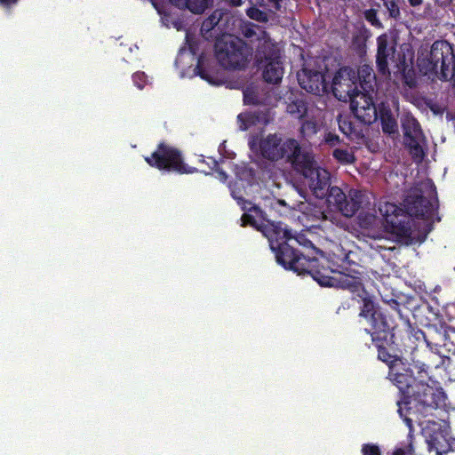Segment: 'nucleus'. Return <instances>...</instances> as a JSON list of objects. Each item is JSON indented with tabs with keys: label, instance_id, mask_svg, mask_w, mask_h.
I'll use <instances>...</instances> for the list:
<instances>
[{
	"label": "nucleus",
	"instance_id": "nucleus-42",
	"mask_svg": "<svg viewBox=\"0 0 455 455\" xmlns=\"http://www.w3.org/2000/svg\"><path fill=\"white\" fill-rule=\"evenodd\" d=\"M428 428H432L433 430H435V429H440L441 428V426L440 424L435 422V421H427V425L426 427H424V431H427Z\"/></svg>",
	"mask_w": 455,
	"mask_h": 455
},
{
	"label": "nucleus",
	"instance_id": "nucleus-59",
	"mask_svg": "<svg viewBox=\"0 0 455 455\" xmlns=\"http://www.w3.org/2000/svg\"><path fill=\"white\" fill-rule=\"evenodd\" d=\"M348 129H349L350 133H351V132H352L353 128L351 127V124H349V125H348Z\"/></svg>",
	"mask_w": 455,
	"mask_h": 455
},
{
	"label": "nucleus",
	"instance_id": "nucleus-58",
	"mask_svg": "<svg viewBox=\"0 0 455 455\" xmlns=\"http://www.w3.org/2000/svg\"><path fill=\"white\" fill-rule=\"evenodd\" d=\"M238 120H239L240 122H243V115H242V114H240V115L238 116Z\"/></svg>",
	"mask_w": 455,
	"mask_h": 455
},
{
	"label": "nucleus",
	"instance_id": "nucleus-5",
	"mask_svg": "<svg viewBox=\"0 0 455 455\" xmlns=\"http://www.w3.org/2000/svg\"><path fill=\"white\" fill-rule=\"evenodd\" d=\"M146 163L153 168L168 172L189 174L196 172V168L189 167L184 163L182 153L177 148L161 141L156 150L144 157Z\"/></svg>",
	"mask_w": 455,
	"mask_h": 455
},
{
	"label": "nucleus",
	"instance_id": "nucleus-13",
	"mask_svg": "<svg viewBox=\"0 0 455 455\" xmlns=\"http://www.w3.org/2000/svg\"><path fill=\"white\" fill-rule=\"evenodd\" d=\"M404 143L409 148L411 155L418 161L422 160L424 152L421 147L423 140L419 124L414 118H407L403 124Z\"/></svg>",
	"mask_w": 455,
	"mask_h": 455
},
{
	"label": "nucleus",
	"instance_id": "nucleus-38",
	"mask_svg": "<svg viewBox=\"0 0 455 455\" xmlns=\"http://www.w3.org/2000/svg\"><path fill=\"white\" fill-rule=\"evenodd\" d=\"M397 364L396 371L397 373H405L406 371H410L411 373H414V370L412 368H407V363H405L403 359L396 362Z\"/></svg>",
	"mask_w": 455,
	"mask_h": 455
},
{
	"label": "nucleus",
	"instance_id": "nucleus-51",
	"mask_svg": "<svg viewBox=\"0 0 455 455\" xmlns=\"http://www.w3.org/2000/svg\"><path fill=\"white\" fill-rule=\"evenodd\" d=\"M452 0H436L440 5L446 6L451 3Z\"/></svg>",
	"mask_w": 455,
	"mask_h": 455
},
{
	"label": "nucleus",
	"instance_id": "nucleus-32",
	"mask_svg": "<svg viewBox=\"0 0 455 455\" xmlns=\"http://www.w3.org/2000/svg\"><path fill=\"white\" fill-rule=\"evenodd\" d=\"M132 82L136 87L142 90L147 84V75L142 71L135 72L132 75Z\"/></svg>",
	"mask_w": 455,
	"mask_h": 455
},
{
	"label": "nucleus",
	"instance_id": "nucleus-2",
	"mask_svg": "<svg viewBox=\"0 0 455 455\" xmlns=\"http://www.w3.org/2000/svg\"><path fill=\"white\" fill-rule=\"evenodd\" d=\"M368 68V65H363L362 72L366 75H363L361 81L359 72L349 67H342L335 73L331 86L334 97L343 102L349 101L354 116L365 126H370V91L364 86L370 76L366 71Z\"/></svg>",
	"mask_w": 455,
	"mask_h": 455
},
{
	"label": "nucleus",
	"instance_id": "nucleus-1",
	"mask_svg": "<svg viewBox=\"0 0 455 455\" xmlns=\"http://www.w3.org/2000/svg\"><path fill=\"white\" fill-rule=\"evenodd\" d=\"M237 201L244 213L241 217L242 226H251L260 231L268 240L269 247L275 253L276 262L287 270H291L299 275H308L321 286H333L336 279L331 275L339 273L337 280L339 285L352 292V299L361 304L358 316L369 321L370 316V293L364 288L361 278L347 273V267L339 266L334 269L329 266L326 259L307 257L298 251L295 245L300 243L299 239L291 235V230L281 221H272L267 218V214L257 205L236 196Z\"/></svg>",
	"mask_w": 455,
	"mask_h": 455
},
{
	"label": "nucleus",
	"instance_id": "nucleus-18",
	"mask_svg": "<svg viewBox=\"0 0 455 455\" xmlns=\"http://www.w3.org/2000/svg\"><path fill=\"white\" fill-rule=\"evenodd\" d=\"M374 115L375 119L379 118L383 132L388 134L397 132V123L388 106L382 103L378 108H374Z\"/></svg>",
	"mask_w": 455,
	"mask_h": 455
},
{
	"label": "nucleus",
	"instance_id": "nucleus-36",
	"mask_svg": "<svg viewBox=\"0 0 455 455\" xmlns=\"http://www.w3.org/2000/svg\"><path fill=\"white\" fill-rule=\"evenodd\" d=\"M324 141L329 146L333 147V146L339 144L340 140L337 134L332 133V132H328L325 134Z\"/></svg>",
	"mask_w": 455,
	"mask_h": 455
},
{
	"label": "nucleus",
	"instance_id": "nucleus-62",
	"mask_svg": "<svg viewBox=\"0 0 455 455\" xmlns=\"http://www.w3.org/2000/svg\"><path fill=\"white\" fill-rule=\"evenodd\" d=\"M307 243H308L310 244V246H313V243H312V242H310V241H307Z\"/></svg>",
	"mask_w": 455,
	"mask_h": 455
},
{
	"label": "nucleus",
	"instance_id": "nucleus-60",
	"mask_svg": "<svg viewBox=\"0 0 455 455\" xmlns=\"http://www.w3.org/2000/svg\"><path fill=\"white\" fill-rule=\"evenodd\" d=\"M363 330H364V331H365L366 333H370V331H369V329H368V328H364Z\"/></svg>",
	"mask_w": 455,
	"mask_h": 455
},
{
	"label": "nucleus",
	"instance_id": "nucleus-19",
	"mask_svg": "<svg viewBox=\"0 0 455 455\" xmlns=\"http://www.w3.org/2000/svg\"><path fill=\"white\" fill-rule=\"evenodd\" d=\"M259 68H263L262 76L265 82L273 84L281 82L283 76V68L281 59L267 62Z\"/></svg>",
	"mask_w": 455,
	"mask_h": 455
},
{
	"label": "nucleus",
	"instance_id": "nucleus-39",
	"mask_svg": "<svg viewBox=\"0 0 455 455\" xmlns=\"http://www.w3.org/2000/svg\"><path fill=\"white\" fill-rule=\"evenodd\" d=\"M412 453H413V449H412L411 444H410L406 448L397 449L394 452V455H412Z\"/></svg>",
	"mask_w": 455,
	"mask_h": 455
},
{
	"label": "nucleus",
	"instance_id": "nucleus-12",
	"mask_svg": "<svg viewBox=\"0 0 455 455\" xmlns=\"http://www.w3.org/2000/svg\"><path fill=\"white\" fill-rule=\"evenodd\" d=\"M295 146L297 149L289 151L285 162L291 164L294 171L302 174L305 178L314 175L317 164L313 154L308 151H302L297 140Z\"/></svg>",
	"mask_w": 455,
	"mask_h": 455
},
{
	"label": "nucleus",
	"instance_id": "nucleus-21",
	"mask_svg": "<svg viewBox=\"0 0 455 455\" xmlns=\"http://www.w3.org/2000/svg\"><path fill=\"white\" fill-rule=\"evenodd\" d=\"M241 35L252 42L254 38L258 41V36L260 34V30H264L260 26L251 22L242 21L239 26Z\"/></svg>",
	"mask_w": 455,
	"mask_h": 455
},
{
	"label": "nucleus",
	"instance_id": "nucleus-9",
	"mask_svg": "<svg viewBox=\"0 0 455 455\" xmlns=\"http://www.w3.org/2000/svg\"><path fill=\"white\" fill-rule=\"evenodd\" d=\"M327 201L346 217L354 216L361 208L364 195L357 189H351L348 196L339 187H331L326 194Z\"/></svg>",
	"mask_w": 455,
	"mask_h": 455
},
{
	"label": "nucleus",
	"instance_id": "nucleus-26",
	"mask_svg": "<svg viewBox=\"0 0 455 455\" xmlns=\"http://www.w3.org/2000/svg\"><path fill=\"white\" fill-rule=\"evenodd\" d=\"M246 15L253 20L258 22L266 23L268 21V15L267 12L259 10L255 6H251L246 10Z\"/></svg>",
	"mask_w": 455,
	"mask_h": 455
},
{
	"label": "nucleus",
	"instance_id": "nucleus-6",
	"mask_svg": "<svg viewBox=\"0 0 455 455\" xmlns=\"http://www.w3.org/2000/svg\"><path fill=\"white\" fill-rule=\"evenodd\" d=\"M371 327L376 331H371V341L377 348V357L386 363L390 369L402 358L395 353L393 346V336L389 332V326L383 319L381 314L373 310L371 307Z\"/></svg>",
	"mask_w": 455,
	"mask_h": 455
},
{
	"label": "nucleus",
	"instance_id": "nucleus-27",
	"mask_svg": "<svg viewBox=\"0 0 455 455\" xmlns=\"http://www.w3.org/2000/svg\"><path fill=\"white\" fill-rule=\"evenodd\" d=\"M352 46L360 57L366 55V38L356 36L353 38Z\"/></svg>",
	"mask_w": 455,
	"mask_h": 455
},
{
	"label": "nucleus",
	"instance_id": "nucleus-50",
	"mask_svg": "<svg viewBox=\"0 0 455 455\" xmlns=\"http://www.w3.org/2000/svg\"><path fill=\"white\" fill-rule=\"evenodd\" d=\"M404 421H405L406 425L408 426L409 429L411 431L412 430V420L408 417H404Z\"/></svg>",
	"mask_w": 455,
	"mask_h": 455
},
{
	"label": "nucleus",
	"instance_id": "nucleus-43",
	"mask_svg": "<svg viewBox=\"0 0 455 455\" xmlns=\"http://www.w3.org/2000/svg\"><path fill=\"white\" fill-rule=\"evenodd\" d=\"M226 2L232 7H240L243 4V0H226Z\"/></svg>",
	"mask_w": 455,
	"mask_h": 455
},
{
	"label": "nucleus",
	"instance_id": "nucleus-52",
	"mask_svg": "<svg viewBox=\"0 0 455 455\" xmlns=\"http://www.w3.org/2000/svg\"><path fill=\"white\" fill-rule=\"evenodd\" d=\"M363 17L364 19L370 22V17H371V14H370V9H367V10H364L363 12Z\"/></svg>",
	"mask_w": 455,
	"mask_h": 455
},
{
	"label": "nucleus",
	"instance_id": "nucleus-17",
	"mask_svg": "<svg viewBox=\"0 0 455 455\" xmlns=\"http://www.w3.org/2000/svg\"><path fill=\"white\" fill-rule=\"evenodd\" d=\"M327 175L328 172L325 170L321 171L317 167L314 175L306 177L309 180V188L317 197H323L331 188Z\"/></svg>",
	"mask_w": 455,
	"mask_h": 455
},
{
	"label": "nucleus",
	"instance_id": "nucleus-47",
	"mask_svg": "<svg viewBox=\"0 0 455 455\" xmlns=\"http://www.w3.org/2000/svg\"><path fill=\"white\" fill-rule=\"evenodd\" d=\"M431 110L435 113V114H441L443 112L442 108L436 105H433L431 106Z\"/></svg>",
	"mask_w": 455,
	"mask_h": 455
},
{
	"label": "nucleus",
	"instance_id": "nucleus-14",
	"mask_svg": "<svg viewBox=\"0 0 455 455\" xmlns=\"http://www.w3.org/2000/svg\"><path fill=\"white\" fill-rule=\"evenodd\" d=\"M258 41L259 44L255 51V62L258 68H260L267 62L281 59L278 46L273 42L266 30H260Z\"/></svg>",
	"mask_w": 455,
	"mask_h": 455
},
{
	"label": "nucleus",
	"instance_id": "nucleus-57",
	"mask_svg": "<svg viewBox=\"0 0 455 455\" xmlns=\"http://www.w3.org/2000/svg\"><path fill=\"white\" fill-rule=\"evenodd\" d=\"M339 129L346 134H347V132H345V128L342 125H339Z\"/></svg>",
	"mask_w": 455,
	"mask_h": 455
},
{
	"label": "nucleus",
	"instance_id": "nucleus-44",
	"mask_svg": "<svg viewBox=\"0 0 455 455\" xmlns=\"http://www.w3.org/2000/svg\"><path fill=\"white\" fill-rule=\"evenodd\" d=\"M267 1L275 5V10L279 11L281 9V3L283 0H267Z\"/></svg>",
	"mask_w": 455,
	"mask_h": 455
},
{
	"label": "nucleus",
	"instance_id": "nucleus-25",
	"mask_svg": "<svg viewBox=\"0 0 455 455\" xmlns=\"http://www.w3.org/2000/svg\"><path fill=\"white\" fill-rule=\"evenodd\" d=\"M287 110L291 115H296L298 117L302 118L307 112V108L303 100H295L290 103Z\"/></svg>",
	"mask_w": 455,
	"mask_h": 455
},
{
	"label": "nucleus",
	"instance_id": "nucleus-41",
	"mask_svg": "<svg viewBox=\"0 0 455 455\" xmlns=\"http://www.w3.org/2000/svg\"><path fill=\"white\" fill-rule=\"evenodd\" d=\"M20 0H0V6L4 8H11L17 4Z\"/></svg>",
	"mask_w": 455,
	"mask_h": 455
},
{
	"label": "nucleus",
	"instance_id": "nucleus-54",
	"mask_svg": "<svg viewBox=\"0 0 455 455\" xmlns=\"http://www.w3.org/2000/svg\"><path fill=\"white\" fill-rule=\"evenodd\" d=\"M240 128H241L242 130H243V131H244V130H247V129H248V124H246L245 123H243H243L240 124Z\"/></svg>",
	"mask_w": 455,
	"mask_h": 455
},
{
	"label": "nucleus",
	"instance_id": "nucleus-56",
	"mask_svg": "<svg viewBox=\"0 0 455 455\" xmlns=\"http://www.w3.org/2000/svg\"><path fill=\"white\" fill-rule=\"evenodd\" d=\"M397 404H398V406H399L398 412H399V414H400V416H401V417H403V410H402V408H401V406H400V402H398V403H397Z\"/></svg>",
	"mask_w": 455,
	"mask_h": 455
},
{
	"label": "nucleus",
	"instance_id": "nucleus-28",
	"mask_svg": "<svg viewBox=\"0 0 455 455\" xmlns=\"http://www.w3.org/2000/svg\"><path fill=\"white\" fill-rule=\"evenodd\" d=\"M243 102L245 105L259 106L261 101L254 91L246 90L243 92Z\"/></svg>",
	"mask_w": 455,
	"mask_h": 455
},
{
	"label": "nucleus",
	"instance_id": "nucleus-45",
	"mask_svg": "<svg viewBox=\"0 0 455 455\" xmlns=\"http://www.w3.org/2000/svg\"><path fill=\"white\" fill-rule=\"evenodd\" d=\"M363 455H370V443H364L362 448Z\"/></svg>",
	"mask_w": 455,
	"mask_h": 455
},
{
	"label": "nucleus",
	"instance_id": "nucleus-37",
	"mask_svg": "<svg viewBox=\"0 0 455 455\" xmlns=\"http://www.w3.org/2000/svg\"><path fill=\"white\" fill-rule=\"evenodd\" d=\"M446 370L455 378V355L447 358Z\"/></svg>",
	"mask_w": 455,
	"mask_h": 455
},
{
	"label": "nucleus",
	"instance_id": "nucleus-61",
	"mask_svg": "<svg viewBox=\"0 0 455 455\" xmlns=\"http://www.w3.org/2000/svg\"><path fill=\"white\" fill-rule=\"evenodd\" d=\"M189 49L191 50V52H193L195 53L192 45H189Z\"/></svg>",
	"mask_w": 455,
	"mask_h": 455
},
{
	"label": "nucleus",
	"instance_id": "nucleus-4",
	"mask_svg": "<svg viewBox=\"0 0 455 455\" xmlns=\"http://www.w3.org/2000/svg\"><path fill=\"white\" fill-rule=\"evenodd\" d=\"M219 64L228 70L244 69L252 55V48L243 39L232 35H223L214 44Z\"/></svg>",
	"mask_w": 455,
	"mask_h": 455
},
{
	"label": "nucleus",
	"instance_id": "nucleus-3",
	"mask_svg": "<svg viewBox=\"0 0 455 455\" xmlns=\"http://www.w3.org/2000/svg\"><path fill=\"white\" fill-rule=\"evenodd\" d=\"M417 66L425 76H434L448 81L455 68V52L452 44L445 40H437L428 48L420 47L417 55Z\"/></svg>",
	"mask_w": 455,
	"mask_h": 455
},
{
	"label": "nucleus",
	"instance_id": "nucleus-29",
	"mask_svg": "<svg viewBox=\"0 0 455 455\" xmlns=\"http://www.w3.org/2000/svg\"><path fill=\"white\" fill-rule=\"evenodd\" d=\"M316 132V124L314 121L306 120L302 123L300 132L304 137L315 134Z\"/></svg>",
	"mask_w": 455,
	"mask_h": 455
},
{
	"label": "nucleus",
	"instance_id": "nucleus-40",
	"mask_svg": "<svg viewBox=\"0 0 455 455\" xmlns=\"http://www.w3.org/2000/svg\"><path fill=\"white\" fill-rule=\"evenodd\" d=\"M207 165L210 168V171L218 172L219 163L212 157H208V162H206Z\"/></svg>",
	"mask_w": 455,
	"mask_h": 455
},
{
	"label": "nucleus",
	"instance_id": "nucleus-15",
	"mask_svg": "<svg viewBox=\"0 0 455 455\" xmlns=\"http://www.w3.org/2000/svg\"><path fill=\"white\" fill-rule=\"evenodd\" d=\"M395 52V41L391 36L383 34L378 37L376 63L382 75L389 74L388 64L393 61Z\"/></svg>",
	"mask_w": 455,
	"mask_h": 455
},
{
	"label": "nucleus",
	"instance_id": "nucleus-23",
	"mask_svg": "<svg viewBox=\"0 0 455 455\" xmlns=\"http://www.w3.org/2000/svg\"><path fill=\"white\" fill-rule=\"evenodd\" d=\"M225 12L220 9H216L206 18L202 24V30L211 31L217 27Z\"/></svg>",
	"mask_w": 455,
	"mask_h": 455
},
{
	"label": "nucleus",
	"instance_id": "nucleus-33",
	"mask_svg": "<svg viewBox=\"0 0 455 455\" xmlns=\"http://www.w3.org/2000/svg\"><path fill=\"white\" fill-rule=\"evenodd\" d=\"M407 368H412L414 373L417 372L419 375L427 374V366L419 360L415 361L412 359V363L407 364Z\"/></svg>",
	"mask_w": 455,
	"mask_h": 455
},
{
	"label": "nucleus",
	"instance_id": "nucleus-10",
	"mask_svg": "<svg viewBox=\"0 0 455 455\" xmlns=\"http://www.w3.org/2000/svg\"><path fill=\"white\" fill-rule=\"evenodd\" d=\"M379 212L394 233L403 236L412 235V220L405 214L402 208L395 204L385 202L379 204Z\"/></svg>",
	"mask_w": 455,
	"mask_h": 455
},
{
	"label": "nucleus",
	"instance_id": "nucleus-11",
	"mask_svg": "<svg viewBox=\"0 0 455 455\" xmlns=\"http://www.w3.org/2000/svg\"><path fill=\"white\" fill-rule=\"evenodd\" d=\"M411 399L415 409L423 416L438 406L434 388L422 380L411 386Z\"/></svg>",
	"mask_w": 455,
	"mask_h": 455
},
{
	"label": "nucleus",
	"instance_id": "nucleus-34",
	"mask_svg": "<svg viewBox=\"0 0 455 455\" xmlns=\"http://www.w3.org/2000/svg\"><path fill=\"white\" fill-rule=\"evenodd\" d=\"M358 223L362 228H370V213L361 212L358 216Z\"/></svg>",
	"mask_w": 455,
	"mask_h": 455
},
{
	"label": "nucleus",
	"instance_id": "nucleus-7",
	"mask_svg": "<svg viewBox=\"0 0 455 455\" xmlns=\"http://www.w3.org/2000/svg\"><path fill=\"white\" fill-rule=\"evenodd\" d=\"M295 144V139L289 138L283 140L277 133H270L258 142L255 140L249 142L251 150L259 153L261 157L271 162L285 160L289 151L297 149Z\"/></svg>",
	"mask_w": 455,
	"mask_h": 455
},
{
	"label": "nucleus",
	"instance_id": "nucleus-16",
	"mask_svg": "<svg viewBox=\"0 0 455 455\" xmlns=\"http://www.w3.org/2000/svg\"><path fill=\"white\" fill-rule=\"evenodd\" d=\"M298 81L300 87L307 92L320 95L328 92L329 84L322 72L305 69L298 75Z\"/></svg>",
	"mask_w": 455,
	"mask_h": 455
},
{
	"label": "nucleus",
	"instance_id": "nucleus-46",
	"mask_svg": "<svg viewBox=\"0 0 455 455\" xmlns=\"http://www.w3.org/2000/svg\"><path fill=\"white\" fill-rule=\"evenodd\" d=\"M410 4L413 7L419 6L422 4L423 0H408Z\"/></svg>",
	"mask_w": 455,
	"mask_h": 455
},
{
	"label": "nucleus",
	"instance_id": "nucleus-24",
	"mask_svg": "<svg viewBox=\"0 0 455 455\" xmlns=\"http://www.w3.org/2000/svg\"><path fill=\"white\" fill-rule=\"evenodd\" d=\"M332 156L342 164H352L355 161V156L347 149L336 148L332 152Z\"/></svg>",
	"mask_w": 455,
	"mask_h": 455
},
{
	"label": "nucleus",
	"instance_id": "nucleus-55",
	"mask_svg": "<svg viewBox=\"0 0 455 455\" xmlns=\"http://www.w3.org/2000/svg\"><path fill=\"white\" fill-rule=\"evenodd\" d=\"M375 14L373 12V10L371 9V25H374L375 24Z\"/></svg>",
	"mask_w": 455,
	"mask_h": 455
},
{
	"label": "nucleus",
	"instance_id": "nucleus-8",
	"mask_svg": "<svg viewBox=\"0 0 455 455\" xmlns=\"http://www.w3.org/2000/svg\"><path fill=\"white\" fill-rule=\"evenodd\" d=\"M433 184L429 181L422 182L411 188L403 201L405 214L411 219L415 216L422 219L431 218L435 211V204L427 198L424 194L429 190L432 194Z\"/></svg>",
	"mask_w": 455,
	"mask_h": 455
},
{
	"label": "nucleus",
	"instance_id": "nucleus-48",
	"mask_svg": "<svg viewBox=\"0 0 455 455\" xmlns=\"http://www.w3.org/2000/svg\"><path fill=\"white\" fill-rule=\"evenodd\" d=\"M371 455H380V451L378 446L371 445Z\"/></svg>",
	"mask_w": 455,
	"mask_h": 455
},
{
	"label": "nucleus",
	"instance_id": "nucleus-35",
	"mask_svg": "<svg viewBox=\"0 0 455 455\" xmlns=\"http://www.w3.org/2000/svg\"><path fill=\"white\" fill-rule=\"evenodd\" d=\"M427 443L430 450H435L437 455H441L440 448L438 446V438L434 435L429 434Z\"/></svg>",
	"mask_w": 455,
	"mask_h": 455
},
{
	"label": "nucleus",
	"instance_id": "nucleus-22",
	"mask_svg": "<svg viewBox=\"0 0 455 455\" xmlns=\"http://www.w3.org/2000/svg\"><path fill=\"white\" fill-rule=\"evenodd\" d=\"M186 7L195 14H201L212 4V0H184Z\"/></svg>",
	"mask_w": 455,
	"mask_h": 455
},
{
	"label": "nucleus",
	"instance_id": "nucleus-30",
	"mask_svg": "<svg viewBox=\"0 0 455 455\" xmlns=\"http://www.w3.org/2000/svg\"><path fill=\"white\" fill-rule=\"evenodd\" d=\"M195 70H196V73L201 78L212 83V78L204 67V56L203 55L199 56Z\"/></svg>",
	"mask_w": 455,
	"mask_h": 455
},
{
	"label": "nucleus",
	"instance_id": "nucleus-20",
	"mask_svg": "<svg viewBox=\"0 0 455 455\" xmlns=\"http://www.w3.org/2000/svg\"><path fill=\"white\" fill-rule=\"evenodd\" d=\"M397 364L395 363L390 369H388L387 378L394 383L400 390L404 388L411 387V380L414 377V373H411L410 371H406L405 373H397Z\"/></svg>",
	"mask_w": 455,
	"mask_h": 455
},
{
	"label": "nucleus",
	"instance_id": "nucleus-31",
	"mask_svg": "<svg viewBox=\"0 0 455 455\" xmlns=\"http://www.w3.org/2000/svg\"><path fill=\"white\" fill-rule=\"evenodd\" d=\"M387 8L389 16L396 19L400 15V10L395 0H381Z\"/></svg>",
	"mask_w": 455,
	"mask_h": 455
},
{
	"label": "nucleus",
	"instance_id": "nucleus-49",
	"mask_svg": "<svg viewBox=\"0 0 455 455\" xmlns=\"http://www.w3.org/2000/svg\"><path fill=\"white\" fill-rule=\"evenodd\" d=\"M217 172L220 174L221 179H223L225 180L228 179V174L226 173V172H224L223 170L220 169L219 167H218V172Z\"/></svg>",
	"mask_w": 455,
	"mask_h": 455
},
{
	"label": "nucleus",
	"instance_id": "nucleus-53",
	"mask_svg": "<svg viewBox=\"0 0 455 455\" xmlns=\"http://www.w3.org/2000/svg\"><path fill=\"white\" fill-rule=\"evenodd\" d=\"M172 4L175 5H180V4H183L184 0H170Z\"/></svg>",
	"mask_w": 455,
	"mask_h": 455
}]
</instances>
